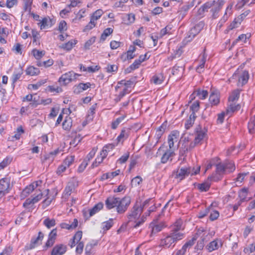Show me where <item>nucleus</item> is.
Wrapping results in <instances>:
<instances>
[{
	"label": "nucleus",
	"instance_id": "8fccbe9b",
	"mask_svg": "<svg viewBox=\"0 0 255 255\" xmlns=\"http://www.w3.org/2000/svg\"><path fill=\"white\" fill-rule=\"evenodd\" d=\"M115 147V145L114 144H108L106 145H105L102 150L101 151V152L105 153V156L107 157L108 155V153L113 149Z\"/></svg>",
	"mask_w": 255,
	"mask_h": 255
},
{
	"label": "nucleus",
	"instance_id": "4d7b16f0",
	"mask_svg": "<svg viewBox=\"0 0 255 255\" xmlns=\"http://www.w3.org/2000/svg\"><path fill=\"white\" fill-rule=\"evenodd\" d=\"M74 159V156H68L63 161V163L68 167L73 162Z\"/></svg>",
	"mask_w": 255,
	"mask_h": 255
},
{
	"label": "nucleus",
	"instance_id": "338daca9",
	"mask_svg": "<svg viewBox=\"0 0 255 255\" xmlns=\"http://www.w3.org/2000/svg\"><path fill=\"white\" fill-rule=\"evenodd\" d=\"M190 109L192 112H196L199 109V102L195 101L190 106Z\"/></svg>",
	"mask_w": 255,
	"mask_h": 255
},
{
	"label": "nucleus",
	"instance_id": "dca6fc26",
	"mask_svg": "<svg viewBox=\"0 0 255 255\" xmlns=\"http://www.w3.org/2000/svg\"><path fill=\"white\" fill-rule=\"evenodd\" d=\"M175 155L174 149L166 150L161 158V162L165 164L167 162L168 160L170 161L172 160V157Z\"/></svg>",
	"mask_w": 255,
	"mask_h": 255
},
{
	"label": "nucleus",
	"instance_id": "f3484780",
	"mask_svg": "<svg viewBox=\"0 0 255 255\" xmlns=\"http://www.w3.org/2000/svg\"><path fill=\"white\" fill-rule=\"evenodd\" d=\"M207 130L205 129H202L199 126L196 128V135L195 137V140L196 142L199 143L206 135Z\"/></svg>",
	"mask_w": 255,
	"mask_h": 255
},
{
	"label": "nucleus",
	"instance_id": "f257e3e1",
	"mask_svg": "<svg viewBox=\"0 0 255 255\" xmlns=\"http://www.w3.org/2000/svg\"><path fill=\"white\" fill-rule=\"evenodd\" d=\"M182 221L178 219L171 226L170 231L167 236L160 241V246L164 248H169L177 241L184 238V234L181 232L184 228L182 227Z\"/></svg>",
	"mask_w": 255,
	"mask_h": 255
},
{
	"label": "nucleus",
	"instance_id": "69168bd1",
	"mask_svg": "<svg viewBox=\"0 0 255 255\" xmlns=\"http://www.w3.org/2000/svg\"><path fill=\"white\" fill-rule=\"evenodd\" d=\"M219 216V213L217 211L213 210L210 215V219L211 221L216 220Z\"/></svg>",
	"mask_w": 255,
	"mask_h": 255
},
{
	"label": "nucleus",
	"instance_id": "6e6552de",
	"mask_svg": "<svg viewBox=\"0 0 255 255\" xmlns=\"http://www.w3.org/2000/svg\"><path fill=\"white\" fill-rule=\"evenodd\" d=\"M76 74L72 71H70L63 74L59 79V82L61 84L66 85L75 79Z\"/></svg>",
	"mask_w": 255,
	"mask_h": 255
},
{
	"label": "nucleus",
	"instance_id": "e2e57ef3",
	"mask_svg": "<svg viewBox=\"0 0 255 255\" xmlns=\"http://www.w3.org/2000/svg\"><path fill=\"white\" fill-rule=\"evenodd\" d=\"M24 132V130L23 129L22 127H19L17 128V131L14 134L13 137L15 138L16 139H19L20 137V135L22 133Z\"/></svg>",
	"mask_w": 255,
	"mask_h": 255
},
{
	"label": "nucleus",
	"instance_id": "9d476101",
	"mask_svg": "<svg viewBox=\"0 0 255 255\" xmlns=\"http://www.w3.org/2000/svg\"><path fill=\"white\" fill-rule=\"evenodd\" d=\"M224 3L225 1L224 0H218L217 1H215V3L211 9L213 18L215 19L218 17L219 12L223 6Z\"/></svg>",
	"mask_w": 255,
	"mask_h": 255
},
{
	"label": "nucleus",
	"instance_id": "c9c22d12",
	"mask_svg": "<svg viewBox=\"0 0 255 255\" xmlns=\"http://www.w3.org/2000/svg\"><path fill=\"white\" fill-rule=\"evenodd\" d=\"M194 94L198 96L199 99L204 100L207 97L208 93L206 90L197 89L194 92Z\"/></svg>",
	"mask_w": 255,
	"mask_h": 255
},
{
	"label": "nucleus",
	"instance_id": "5fc2aeb1",
	"mask_svg": "<svg viewBox=\"0 0 255 255\" xmlns=\"http://www.w3.org/2000/svg\"><path fill=\"white\" fill-rule=\"evenodd\" d=\"M33 55L36 59L41 58L45 54L44 51H39L36 49H34L32 51Z\"/></svg>",
	"mask_w": 255,
	"mask_h": 255
},
{
	"label": "nucleus",
	"instance_id": "72a5a7b5",
	"mask_svg": "<svg viewBox=\"0 0 255 255\" xmlns=\"http://www.w3.org/2000/svg\"><path fill=\"white\" fill-rule=\"evenodd\" d=\"M72 125V120L71 118L66 117L62 124V128L64 130H69Z\"/></svg>",
	"mask_w": 255,
	"mask_h": 255
},
{
	"label": "nucleus",
	"instance_id": "e433bc0d",
	"mask_svg": "<svg viewBox=\"0 0 255 255\" xmlns=\"http://www.w3.org/2000/svg\"><path fill=\"white\" fill-rule=\"evenodd\" d=\"M51 22V21L50 19H48L47 17H44L38 23V24L40 26V29H44L48 26L50 27L51 26V24H50Z\"/></svg>",
	"mask_w": 255,
	"mask_h": 255
},
{
	"label": "nucleus",
	"instance_id": "6e6d98bb",
	"mask_svg": "<svg viewBox=\"0 0 255 255\" xmlns=\"http://www.w3.org/2000/svg\"><path fill=\"white\" fill-rule=\"evenodd\" d=\"M96 25V21H95L93 19L90 18V21L89 23L85 27L84 29V31H89L92 29L93 27H94Z\"/></svg>",
	"mask_w": 255,
	"mask_h": 255
},
{
	"label": "nucleus",
	"instance_id": "bf43d9fd",
	"mask_svg": "<svg viewBox=\"0 0 255 255\" xmlns=\"http://www.w3.org/2000/svg\"><path fill=\"white\" fill-rule=\"evenodd\" d=\"M67 29V23L64 20H62L60 22L58 26V30L60 32L66 31Z\"/></svg>",
	"mask_w": 255,
	"mask_h": 255
},
{
	"label": "nucleus",
	"instance_id": "052dcab7",
	"mask_svg": "<svg viewBox=\"0 0 255 255\" xmlns=\"http://www.w3.org/2000/svg\"><path fill=\"white\" fill-rule=\"evenodd\" d=\"M142 181V178L139 176H137L131 180V184L136 186L139 185Z\"/></svg>",
	"mask_w": 255,
	"mask_h": 255
},
{
	"label": "nucleus",
	"instance_id": "1a4fd4ad",
	"mask_svg": "<svg viewBox=\"0 0 255 255\" xmlns=\"http://www.w3.org/2000/svg\"><path fill=\"white\" fill-rule=\"evenodd\" d=\"M222 246L223 242L222 240L220 239H216L207 245L205 248L209 253H211L214 251L217 250Z\"/></svg>",
	"mask_w": 255,
	"mask_h": 255
},
{
	"label": "nucleus",
	"instance_id": "473e14b6",
	"mask_svg": "<svg viewBox=\"0 0 255 255\" xmlns=\"http://www.w3.org/2000/svg\"><path fill=\"white\" fill-rule=\"evenodd\" d=\"M120 172H121L120 170L118 169L116 171H114V172L105 173V174H103V175L102 176L101 180H104L106 179H108L109 178H111V179L113 178L115 176L119 175V174L120 173Z\"/></svg>",
	"mask_w": 255,
	"mask_h": 255
},
{
	"label": "nucleus",
	"instance_id": "09e8293b",
	"mask_svg": "<svg viewBox=\"0 0 255 255\" xmlns=\"http://www.w3.org/2000/svg\"><path fill=\"white\" fill-rule=\"evenodd\" d=\"M147 217V216H146L145 215V213H144V214L141 217V218L140 219H138L137 221H135L134 222V224L131 225V226L134 228H136L139 227L141 224H142L145 222Z\"/></svg>",
	"mask_w": 255,
	"mask_h": 255
},
{
	"label": "nucleus",
	"instance_id": "864d4df0",
	"mask_svg": "<svg viewBox=\"0 0 255 255\" xmlns=\"http://www.w3.org/2000/svg\"><path fill=\"white\" fill-rule=\"evenodd\" d=\"M135 55L133 54V53L130 51H127V53H125L122 55L121 58L124 61H126V60H130L133 59Z\"/></svg>",
	"mask_w": 255,
	"mask_h": 255
},
{
	"label": "nucleus",
	"instance_id": "ea45409f",
	"mask_svg": "<svg viewBox=\"0 0 255 255\" xmlns=\"http://www.w3.org/2000/svg\"><path fill=\"white\" fill-rule=\"evenodd\" d=\"M210 187V183H209L208 182H205L202 183L201 184H197V188L201 192L207 191L209 189Z\"/></svg>",
	"mask_w": 255,
	"mask_h": 255
},
{
	"label": "nucleus",
	"instance_id": "c03bdc74",
	"mask_svg": "<svg viewBox=\"0 0 255 255\" xmlns=\"http://www.w3.org/2000/svg\"><path fill=\"white\" fill-rule=\"evenodd\" d=\"M113 219H110L108 221L104 222L102 224V229L104 231H108L113 226Z\"/></svg>",
	"mask_w": 255,
	"mask_h": 255
},
{
	"label": "nucleus",
	"instance_id": "7ed1b4c3",
	"mask_svg": "<svg viewBox=\"0 0 255 255\" xmlns=\"http://www.w3.org/2000/svg\"><path fill=\"white\" fill-rule=\"evenodd\" d=\"M215 166L216 167V173L213 174L208 177V179L210 181L217 182L221 180L222 178V175L226 172L224 163L217 162Z\"/></svg>",
	"mask_w": 255,
	"mask_h": 255
},
{
	"label": "nucleus",
	"instance_id": "f8f14e48",
	"mask_svg": "<svg viewBox=\"0 0 255 255\" xmlns=\"http://www.w3.org/2000/svg\"><path fill=\"white\" fill-rule=\"evenodd\" d=\"M203 25V23L200 22L198 24L191 28L188 32V37H186L187 41H191L199 32Z\"/></svg>",
	"mask_w": 255,
	"mask_h": 255
},
{
	"label": "nucleus",
	"instance_id": "aec40b11",
	"mask_svg": "<svg viewBox=\"0 0 255 255\" xmlns=\"http://www.w3.org/2000/svg\"><path fill=\"white\" fill-rule=\"evenodd\" d=\"M22 74V67L21 65H19L17 68L15 69L14 72L11 77V80L13 87L14 86V83L20 79Z\"/></svg>",
	"mask_w": 255,
	"mask_h": 255
},
{
	"label": "nucleus",
	"instance_id": "2f4dec72",
	"mask_svg": "<svg viewBox=\"0 0 255 255\" xmlns=\"http://www.w3.org/2000/svg\"><path fill=\"white\" fill-rule=\"evenodd\" d=\"M25 72L26 75L31 76L37 75L40 73V71L38 68L32 66L27 67L25 70Z\"/></svg>",
	"mask_w": 255,
	"mask_h": 255
},
{
	"label": "nucleus",
	"instance_id": "58836bf2",
	"mask_svg": "<svg viewBox=\"0 0 255 255\" xmlns=\"http://www.w3.org/2000/svg\"><path fill=\"white\" fill-rule=\"evenodd\" d=\"M155 203L154 200L152 198H149L145 200L142 204L139 205L140 208L142 209V211L144 208H145L148 207H150L151 205H153Z\"/></svg>",
	"mask_w": 255,
	"mask_h": 255
},
{
	"label": "nucleus",
	"instance_id": "423d86ee",
	"mask_svg": "<svg viewBox=\"0 0 255 255\" xmlns=\"http://www.w3.org/2000/svg\"><path fill=\"white\" fill-rule=\"evenodd\" d=\"M131 203V199L129 196H125L120 199L116 208L117 212L119 214H124L128 209Z\"/></svg>",
	"mask_w": 255,
	"mask_h": 255
},
{
	"label": "nucleus",
	"instance_id": "412c9836",
	"mask_svg": "<svg viewBox=\"0 0 255 255\" xmlns=\"http://www.w3.org/2000/svg\"><path fill=\"white\" fill-rule=\"evenodd\" d=\"M240 108L241 106L239 104L232 102L228 106L226 111V114L229 117H230L233 113L239 111Z\"/></svg>",
	"mask_w": 255,
	"mask_h": 255
},
{
	"label": "nucleus",
	"instance_id": "5701e85b",
	"mask_svg": "<svg viewBox=\"0 0 255 255\" xmlns=\"http://www.w3.org/2000/svg\"><path fill=\"white\" fill-rule=\"evenodd\" d=\"M209 102L212 106H217L220 102L219 94L212 92L210 95Z\"/></svg>",
	"mask_w": 255,
	"mask_h": 255
},
{
	"label": "nucleus",
	"instance_id": "79ce46f5",
	"mask_svg": "<svg viewBox=\"0 0 255 255\" xmlns=\"http://www.w3.org/2000/svg\"><path fill=\"white\" fill-rule=\"evenodd\" d=\"M240 91L239 90H234L229 98L230 102H234L237 100L240 96Z\"/></svg>",
	"mask_w": 255,
	"mask_h": 255
},
{
	"label": "nucleus",
	"instance_id": "4c0bfd02",
	"mask_svg": "<svg viewBox=\"0 0 255 255\" xmlns=\"http://www.w3.org/2000/svg\"><path fill=\"white\" fill-rule=\"evenodd\" d=\"M43 224L48 228L50 229L56 225L55 220L54 219L46 218L43 221Z\"/></svg>",
	"mask_w": 255,
	"mask_h": 255
},
{
	"label": "nucleus",
	"instance_id": "c756f323",
	"mask_svg": "<svg viewBox=\"0 0 255 255\" xmlns=\"http://www.w3.org/2000/svg\"><path fill=\"white\" fill-rule=\"evenodd\" d=\"M43 237V234L42 232H39L38 233V236L36 238H33L31 239L30 244L31 248H34L36 245L39 244L42 240Z\"/></svg>",
	"mask_w": 255,
	"mask_h": 255
},
{
	"label": "nucleus",
	"instance_id": "39448f33",
	"mask_svg": "<svg viewBox=\"0 0 255 255\" xmlns=\"http://www.w3.org/2000/svg\"><path fill=\"white\" fill-rule=\"evenodd\" d=\"M233 79H238L239 86L245 85L248 81L249 78V74L246 70L240 71L237 70L233 75Z\"/></svg>",
	"mask_w": 255,
	"mask_h": 255
},
{
	"label": "nucleus",
	"instance_id": "37998d69",
	"mask_svg": "<svg viewBox=\"0 0 255 255\" xmlns=\"http://www.w3.org/2000/svg\"><path fill=\"white\" fill-rule=\"evenodd\" d=\"M225 165L226 171L228 172H233L235 170V165L232 161H226L224 162Z\"/></svg>",
	"mask_w": 255,
	"mask_h": 255
},
{
	"label": "nucleus",
	"instance_id": "bb28decb",
	"mask_svg": "<svg viewBox=\"0 0 255 255\" xmlns=\"http://www.w3.org/2000/svg\"><path fill=\"white\" fill-rule=\"evenodd\" d=\"M77 42L76 40H71L66 43L62 44L60 47L64 50L69 51L76 44Z\"/></svg>",
	"mask_w": 255,
	"mask_h": 255
},
{
	"label": "nucleus",
	"instance_id": "0eeeda50",
	"mask_svg": "<svg viewBox=\"0 0 255 255\" xmlns=\"http://www.w3.org/2000/svg\"><path fill=\"white\" fill-rule=\"evenodd\" d=\"M10 189V179L5 177L0 180V199L8 193Z\"/></svg>",
	"mask_w": 255,
	"mask_h": 255
},
{
	"label": "nucleus",
	"instance_id": "cd10ccee",
	"mask_svg": "<svg viewBox=\"0 0 255 255\" xmlns=\"http://www.w3.org/2000/svg\"><path fill=\"white\" fill-rule=\"evenodd\" d=\"M103 208V204L101 202L98 203L95 205L92 209L89 210V215L88 218H90L98 212Z\"/></svg>",
	"mask_w": 255,
	"mask_h": 255
},
{
	"label": "nucleus",
	"instance_id": "4468645a",
	"mask_svg": "<svg viewBox=\"0 0 255 255\" xmlns=\"http://www.w3.org/2000/svg\"><path fill=\"white\" fill-rule=\"evenodd\" d=\"M179 136V132L177 130L171 131L168 136V143L170 149H173L174 142L177 141Z\"/></svg>",
	"mask_w": 255,
	"mask_h": 255
},
{
	"label": "nucleus",
	"instance_id": "f704fd0d",
	"mask_svg": "<svg viewBox=\"0 0 255 255\" xmlns=\"http://www.w3.org/2000/svg\"><path fill=\"white\" fill-rule=\"evenodd\" d=\"M140 64L141 63L137 59L135 60L131 65L125 69V73L126 74L130 73L132 71L137 69Z\"/></svg>",
	"mask_w": 255,
	"mask_h": 255
},
{
	"label": "nucleus",
	"instance_id": "de8ad7c7",
	"mask_svg": "<svg viewBox=\"0 0 255 255\" xmlns=\"http://www.w3.org/2000/svg\"><path fill=\"white\" fill-rule=\"evenodd\" d=\"M35 189V185L34 184H30L27 186L22 192V194L24 196H27L30 193H31Z\"/></svg>",
	"mask_w": 255,
	"mask_h": 255
},
{
	"label": "nucleus",
	"instance_id": "603ef678",
	"mask_svg": "<svg viewBox=\"0 0 255 255\" xmlns=\"http://www.w3.org/2000/svg\"><path fill=\"white\" fill-rule=\"evenodd\" d=\"M103 13L102 9H98L91 16V18L93 19L95 21H96L99 18L101 17Z\"/></svg>",
	"mask_w": 255,
	"mask_h": 255
},
{
	"label": "nucleus",
	"instance_id": "6ab92c4d",
	"mask_svg": "<svg viewBox=\"0 0 255 255\" xmlns=\"http://www.w3.org/2000/svg\"><path fill=\"white\" fill-rule=\"evenodd\" d=\"M91 86V84L87 82L86 83H80L77 86L74 88V93L76 94H80V93L86 90Z\"/></svg>",
	"mask_w": 255,
	"mask_h": 255
},
{
	"label": "nucleus",
	"instance_id": "2eb2a0df",
	"mask_svg": "<svg viewBox=\"0 0 255 255\" xmlns=\"http://www.w3.org/2000/svg\"><path fill=\"white\" fill-rule=\"evenodd\" d=\"M67 251V247L63 244L56 245L52 249L51 255H63Z\"/></svg>",
	"mask_w": 255,
	"mask_h": 255
},
{
	"label": "nucleus",
	"instance_id": "4be33fe9",
	"mask_svg": "<svg viewBox=\"0 0 255 255\" xmlns=\"http://www.w3.org/2000/svg\"><path fill=\"white\" fill-rule=\"evenodd\" d=\"M200 56H201L202 58L200 61V64L196 68V71L199 73L203 71L205 63L206 61L207 55L205 54V51L200 55Z\"/></svg>",
	"mask_w": 255,
	"mask_h": 255
},
{
	"label": "nucleus",
	"instance_id": "ddd939ff",
	"mask_svg": "<svg viewBox=\"0 0 255 255\" xmlns=\"http://www.w3.org/2000/svg\"><path fill=\"white\" fill-rule=\"evenodd\" d=\"M166 225L163 222L155 223L152 222L150 224L149 228L151 229L150 236H152L159 232H160Z\"/></svg>",
	"mask_w": 255,
	"mask_h": 255
},
{
	"label": "nucleus",
	"instance_id": "a18cd8bd",
	"mask_svg": "<svg viewBox=\"0 0 255 255\" xmlns=\"http://www.w3.org/2000/svg\"><path fill=\"white\" fill-rule=\"evenodd\" d=\"M113 32V29L111 28H107L105 29L101 36V40L103 41H105L107 37L112 33Z\"/></svg>",
	"mask_w": 255,
	"mask_h": 255
},
{
	"label": "nucleus",
	"instance_id": "a211bd4d",
	"mask_svg": "<svg viewBox=\"0 0 255 255\" xmlns=\"http://www.w3.org/2000/svg\"><path fill=\"white\" fill-rule=\"evenodd\" d=\"M42 195V193L40 192L39 194H38L36 196L33 197L32 198L27 199L23 203V207L25 208H28V206L30 205L34 204V203H37L40 199H41Z\"/></svg>",
	"mask_w": 255,
	"mask_h": 255
},
{
	"label": "nucleus",
	"instance_id": "c85d7f7f",
	"mask_svg": "<svg viewBox=\"0 0 255 255\" xmlns=\"http://www.w3.org/2000/svg\"><path fill=\"white\" fill-rule=\"evenodd\" d=\"M215 3V0L208 1L202 5L198 10L199 14H203L205 11H207L209 8H211Z\"/></svg>",
	"mask_w": 255,
	"mask_h": 255
},
{
	"label": "nucleus",
	"instance_id": "b1692460",
	"mask_svg": "<svg viewBox=\"0 0 255 255\" xmlns=\"http://www.w3.org/2000/svg\"><path fill=\"white\" fill-rule=\"evenodd\" d=\"M123 20L126 25H130L135 21V15L133 13L127 14L123 17Z\"/></svg>",
	"mask_w": 255,
	"mask_h": 255
},
{
	"label": "nucleus",
	"instance_id": "a19ab883",
	"mask_svg": "<svg viewBox=\"0 0 255 255\" xmlns=\"http://www.w3.org/2000/svg\"><path fill=\"white\" fill-rule=\"evenodd\" d=\"M248 195V189L246 188L242 189L239 192V196L240 197V201L241 202H243L247 201V197Z\"/></svg>",
	"mask_w": 255,
	"mask_h": 255
},
{
	"label": "nucleus",
	"instance_id": "7c9ffc66",
	"mask_svg": "<svg viewBox=\"0 0 255 255\" xmlns=\"http://www.w3.org/2000/svg\"><path fill=\"white\" fill-rule=\"evenodd\" d=\"M130 132V129L128 128H124L122 129L120 135L117 137L118 141H121L127 139Z\"/></svg>",
	"mask_w": 255,
	"mask_h": 255
},
{
	"label": "nucleus",
	"instance_id": "a878e982",
	"mask_svg": "<svg viewBox=\"0 0 255 255\" xmlns=\"http://www.w3.org/2000/svg\"><path fill=\"white\" fill-rule=\"evenodd\" d=\"M164 78L162 73H158L151 78V81L156 85L161 84L164 81Z\"/></svg>",
	"mask_w": 255,
	"mask_h": 255
},
{
	"label": "nucleus",
	"instance_id": "f03ea898",
	"mask_svg": "<svg viewBox=\"0 0 255 255\" xmlns=\"http://www.w3.org/2000/svg\"><path fill=\"white\" fill-rule=\"evenodd\" d=\"M142 212V209L140 208L137 202H136L131 210L128 212L127 215L128 220V224H131V225H133L132 222L137 221L136 219H138Z\"/></svg>",
	"mask_w": 255,
	"mask_h": 255
},
{
	"label": "nucleus",
	"instance_id": "393cba45",
	"mask_svg": "<svg viewBox=\"0 0 255 255\" xmlns=\"http://www.w3.org/2000/svg\"><path fill=\"white\" fill-rule=\"evenodd\" d=\"M248 128L250 134L255 135V115L250 119L248 124Z\"/></svg>",
	"mask_w": 255,
	"mask_h": 255
},
{
	"label": "nucleus",
	"instance_id": "49530a36",
	"mask_svg": "<svg viewBox=\"0 0 255 255\" xmlns=\"http://www.w3.org/2000/svg\"><path fill=\"white\" fill-rule=\"evenodd\" d=\"M197 236L196 235L194 236L192 239L188 241H187L183 246L187 249H190L193 245L195 244V241L197 239Z\"/></svg>",
	"mask_w": 255,
	"mask_h": 255
},
{
	"label": "nucleus",
	"instance_id": "20e7f679",
	"mask_svg": "<svg viewBox=\"0 0 255 255\" xmlns=\"http://www.w3.org/2000/svg\"><path fill=\"white\" fill-rule=\"evenodd\" d=\"M191 172V167L178 168L176 170L173 171L172 176L173 178L177 179L178 181H181L185 178V177L189 176Z\"/></svg>",
	"mask_w": 255,
	"mask_h": 255
},
{
	"label": "nucleus",
	"instance_id": "680f3d73",
	"mask_svg": "<svg viewBox=\"0 0 255 255\" xmlns=\"http://www.w3.org/2000/svg\"><path fill=\"white\" fill-rule=\"evenodd\" d=\"M165 130V128L163 126L159 127L156 130V136L157 139L161 137Z\"/></svg>",
	"mask_w": 255,
	"mask_h": 255
},
{
	"label": "nucleus",
	"instance_id": "13d9d810",
	"mask_svg": "<svg viewBox=\"0 0 255 255\" xmlns=\"http://www.w3.org/2000/svg\"><path fill=\"white\" fill-rule=\"evenodd\" d=\"M73 189V185L72 183L69 184L65 188L64 193L65 195L69 196Z\"/></svg>",
	"mask_w": 255,
	"mask_h": 255
},
{
	"label": "nucleus",
	"instance_id": "3c124183",
	"mask_svg": "<svg viewBox=\"0 0 255 255\" xmlns=\"http://www.w3.org/2000/svg\"><path fill=\"white\" fill-rule=\"evenodd\" d=\"M125 116H122L117 118L112 123V128L115 129L117 128L119 125L124 120Z\"/></svg>",
	"mask_w": 255,
	"mask_h": 255
},
{
	"label": "nucleus",
	"instance_id": "9b49d317",
	"mask_svg": "<svg viewBox=\"0 0 255 255\" xmlns=\"http://www.w3.org/2000/svg\"><path fill=\"white\" fill-rule=\"evenodd\" d=\"M120 198L115 196H110L107 198L105 201V205L107 208L109 210L117 207Z\"/></svg>",
	"mask_w": 255,
	"mask_h": 255
},
{
	"label": "nucleus",
	"instance_id": "0e129e2a",
	"mask_svg": "<svg viewBox=\"0 0 255 255\" xmlns=\"http://www.w3.org/2000/svg\"><path fill=\"white\" fill-rule=\"evenodd\" d=\"M129 156V154L128 152L125 153L118 160V162L121 164L125 163L128 160Z\"/></svg>",
	"mask_w": 255,
	"mask_h": 255
},
{
	"label": "nucleus",
	"instance_id": "774afa93",
	"mask_svg": "<svg viewBox=\"0 0 255 255\" xmlns=\"http://www.w3.org/2000/svg\"><path fill=\"white\" fill-rule=\"evenodd\" d=\"M118 66L116 65H109L106 68L108 73L115 72L118 70Z\"/></svg>",
	"mask_w": 255,
	"mask_h": 255
}]
</instances>
